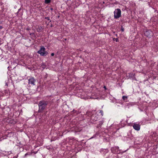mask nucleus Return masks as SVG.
Here are the masks:
<instances>
[{
    "label": "nucleus",
    "mask_w": 158,
    "mask_h": 158,
    "mask_svg": "<svg viewBox=\"0 0 158 158\" xmlns=\"http://www.w3.org/2000/svg\"><path fill=\"white\" fill-rule=\"evenodd\" d=\"M48 102L47 101L42 100L40 101L39 103L38 106L39 110H43L46 107Z\"/></svg>",
    "instance_id": "1"
},
{
    "label": "nucleus",
    "mask_w": 158,
    "mask_h": 158,
    "mask_svg": "<svg viewBox=\"0 0 158 158\" xmlns=\"http://www.w3.org/2000/svg\"><path fill=\"white\" fill-rule=\"evenodd\" d=\"M114 13V18L115 19H118L121 16V11L120 9H115Z\"/></svg>",
    "instance_id": "2"
},
{
    "label": "nucleus",
    "mask_w": 158,
    "mask_h": 158,
    "mask_svg": "<svg viewBox=\"0 0 158 158\" xmlns=\"http://www.w3.org/2000/svg\"><path fill=\"white\" fill-rule=\"evenodd\" d=\"M37 52L42 56H46L47 54V52H45V48L43 46L41 47L40 50L38 51Z\"/></svg>",
    "instance_id": "3"
},
{
    "label": "nucleus",
    "mask_w": 158,
    "mask_h": 158,
    "mask_svg": "<svg viewBox=\"0 0 158 158\" xmlns=\"http://www.w3.org/2000/svg\"><path fill=\"white\" fill-rule=\"evenodd\" d=\"M133 127L135 130L138 131L140 129V125L139 123H134Z\"/></svg>",
    "instance_id": "4"
},
{
    "label": "nucleus",
    "mask_w": 158,
    "mask_h": 158,
    "mask_svg": "<svg viewBox=\"0 0 158 158\" xmlns=\"http://www.w3.org/2000/svg\"><path fill=\"white\" fill-rule=\"evenodd\" d=\"M119 147L117 146L112 148L111 149V152L113 153H117L119 150Z\"/></svg>",
    "instance_id": "5"
},
{
    "label": "nucleus",
    "mask_w": 158,
    "mask_h": 158,
    "mask_svg": "<svg viewBox=\"0 0 158 158\" xmlns=\"http://www.w3.org/2000/svg\"><path fill=\"white\" fill-rule=\"evenodd\" d=\"M35 81V80L34 77H31L28 80V83L34 85Z\"/></svg>",
    "instance_id": "6"
},
{
    "label": "nucleus",
    "mask_w": 158,
    "mask_h": 158,
    "mask_svg": "<svg viewBox=\"0 0 158 158\" xmlns=\"http://www.w3.org/2000/svg\"><path fill=\"white\" fill-rule=\"evenodd\" d=\"M91 119L94 122L98 120V118L96 117L94 115H92L91 117Z\"/></svg>",
    "instance_id": "7"
},
{
    "label": "nucleus",
    "mask_w": 158,
    "mask_h": 158,
    "mask_svg": "<svg viewBox=\"0 0 158 158\" xmlns=\"http://www.w3.org/2000/svg\"><path fill=\"white\" fill-rule=\"evenodd\" d=\"M103 123L104 122L103 120L99 121V123L98 124L97 126V127H100L103 124Z\"/></svg>",
    "instance_id": "8"
},
{
    "label": "nucleus",
    "mask_w": 158,
    "mask_h": 158,
    "mask_svg": "<svg viewBox=\"0 0 158 158\" xmlns=\"http://www.w3.org/2000/svg\"><path fill=\"white\" fill-rule=\"evenodd\" d=\"M32 153L30 152H28L27 153L25 154L24 155L23 157L24 158H26L27 157V156H31V155Z\"/></svg>",
    "instance_id": "9"
},
{
    "label": "nucleus",
    "mask_w": 158,
    "mask_h": 158,
    "mask_svg": "<svg viewBox=\"0 0 158 158\" xmlns=\"http://www.w3.org/2000/svg\"><path fill=\"white\" fill-rule=\"evenodd\" d=\"M129 74V76L130 77L133 78L135 77V74L130 73V74Z\"/></svg>",
    "instance_id": "10"
},
{
    "label": "nucleus",
    "mask_w": 158,
    "mask_h": 158,
    "mask_svg": "<svg viewBox=\"0 0 158 158\" xmlns=\"http://www.w3.org/2000/svg\"><path fill=\"white\" fill-rule=\"evenodd\" d=\"M30 35H31L32 37H34L35 38H36V36L35 35V34L34 33H30Z\"/></svg>",
    "instance_id": "11"
},
{
    "label": "nucleus",
    "mask_w": 158,
    "mask_h": 158,
    "mask_svg": "<svg viewBox=\"0 0 158 158\" xmlns=\"http://www.w3.org/2000/svg\"><path fill=\"white\" fill-rule=\"evenodd\" d=\"M41 27H38L37 29V32H40L41 31Z\"/></svg>",
    "instance_id": "12"
},
{
    "label": "nucleus",
    "mask_w": 158,
    "mask_h": 158,
    "mask_svg": "<svg viewBox=\"0 0 158 158\" xmlns=\"http://www.w3.org/2000/svg\"><path fill=\"white\" fill-rule=\"evenodd\" d=\"M51 2V0H45V3L46 4L49 3Z\"/></svg>",
    "instance_id": "13"
},
{
    "label": "nucleus",
    "mask_w": 158,
    "mask_h": 158,
    "mask_svg": "<svg viewBox=\"0 0 158 158\" xmlns=\"http://www.w3.org/2000/svg\"><path fill=\"white\" fill-rule=\"evenodd\" d=\"M122 98L123 100H125L127 99V97L126 96H123L122 97Z\"/></svg>",
    "instance_id": "14"
},
{
    "label": "nucleus",
    "mask_w": 158,
    "mask_h": 158,
    "mask_svg": "<svg viewBox=\"0 0 158 158\" xmlns=\"http://www.w3.org/2000/svg\"><path fill=\"white\" fill-rule=\"evenodd\" d=\"M100 113H101V114H102V116L103 115V111L102 110H100Z\"/></svg>",
    "instance_id": "15"
},
{
    "label": "nucleus",
    "mask_w": 158,
    "mask_h": 158,
    "mask_svg": "<svg viewBox=\"0 0 158 158\" xmlns=\"http://www.w3.org/2000/svg\"><path fill=\"white\" fill-rule=\"evenodd\" d=\"M149 32L148 31H146L145 33V35H147L148 34V33Z\"/></svg>",
    "instance_id": "16"
},
{
    "label": "nucleus",
    "mask_w": 158,
    "mask_h": 158,
    "mask_svg": "<svg viewBox=\"0 0 158 158\" xmlns=\"http://www.w3.org/2000/svg\"><path fill=\"white\" fill-rule=\"evenodd\" d=\"M121 30L122 31H124V28L123 27H122L121 29Z\"/></svg>",
    "instance_id": "17"
},
{
    "label": "nucleus",
    "mask_w": 158,
    "mask_h": 158,
    "mask_svg": "<svg viewBox=\"0 0 158 158\" xmlns=\"http://www.w3.org/2000/svg\"><path fill=\"white\" fill-rule=\"evenodd\" d=\"M105 151H106V153H107V152H108V150H106V149H105Z\"/></svg>",
    "instance_id": "18"
},
{
    "label": "nucleus",
    "mask_w": 158,
    "mask_h": 158,
    "mask_svg": "<svg viewBox=\"0 0 158 158\" xmlns=\"http://www.w3.org/2000/svg\"><path fill=\"white\" fill-rule=\"evenodd\" d=\"M54 55V53H51V56H53Z\"/></svg>",
    "instance_id": "19"
},
{
    "label": "nucleus",
    "mask_w": 158,
    "mask_h": 158,
    "mask_svg": "<svg viewBox=\"0 0 158 158\" xmlns=\"http://www.w3.org/2000/svg\"><path fill=\"white\" fill-rule=\"evenodd\" d=\"M103 88L105 89H107L106 88V87L105 86H104L103 87Z\"/></svg>",
    "instance_id": "20"
},
{
    "label": "nucleus",
    "mask_w": 158,
    "mask_h": 158,
    "mask_svg": "<svg viewBox=\"0 0 158 158\" xmlns=\"http://www.w3.org/2000/svg\"><path fill=\"white\" fill-rule=\"evenodd\" d=\"M118 39H117V38L116 39H115L116 41V42L118 41Z\"/></svg>",
    "instance_id": "21"
},
{
    "label": "nucleus",
    "mask_w": 158,
    "mask_h": 158,
    "mask_svg": "<svg viewBox=\"0 0 158 158\" xmlns=\"http://www.w3.org/2000/svg\"><path fill=\"white\" fill-rule=\"evenodd\" d=\"M2 26H0V29H2Z\"/></svg>",
    "instance_id": "22"
},
{
    "label": "nucleus",
    "mask_w": 158,
    "mask_h": 158,
    "mask_svg": "<svg viewBox=\"0 0 158 158\" xmlns=\"http://www.w3.org/2000/svg\"><path fill=\"white\" fill-rule=\"evenodd\" d=\"M6 85H7V83H6Z\"/></svg>",
    "instance_id": "23"
}]
</instances>
